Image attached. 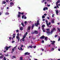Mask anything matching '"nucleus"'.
<instances>
[{
    "label": "nucleus",
    "instance_id": "5fc2aeb1",
    "mask_svg": "<svg viewBox=\"0 0 60 60\" xmlns=\"http://www.w3.org/2000/svg\"><path fill=\"white\" fill-rule=\"evenodd\" d=\"M24 23H25V24H27V22L26 21H25L24 22Z\"/></svg>",
    "mask_w": 60,
    "mask_h": 60
},
{
    "label": "nucleus",
    "instance_id": "6e6d98bb",
    "mask_svg": "<svg viewBox=\"0 0 60 60\" xmlns=\"http://www.w3.org/2000/svg\"><path fill=\"white\" fill-rule=\"evenodd\" d=\"M19 31V30H16V32H18Z\"/></svg>",
    "mask_w": 60,
    "mask_h": 60
},
{
    "label": "nucleus",
    "instance_id": "69168bd1",
    "mask_svg": "<svg viewBox=\"0 0 60 60\" xmlns=\"http://www.w3.org/2000/svg\"><path fill=\"white\" fill-rule=\"evenodd\" d=\"M11 39H12V40H14V39H13V38L12 37H11Z\"/></svg>",
    "mask_w": 60,
    "mask_h": 60
},
{
    "label": "nucleus",
    "instance_id": "7c9ffc66",
    "mask_svg": "<svg viewBox=\"0 0 60 60\" xmlns=\"http://www.w3.org/2000/svg\"><path fill=\"white\" fill-rule=\"evenodd\" d=\"M45 25H43L42 26V28H44V27H45Z\"/></svg>",
    "mask_w": 60,
    "mask_h": 60
},
{
    "label": "nucleus",
    "instance_id": "20e7f679",
    "mask_svg": "<svg viewBox=\"0 0 60 60\" xmlns=\"http://www.w3.org/2000/svg\"><path fill=\"white\" fill-rule=\"evenodd\" d=\"M51 44H52V45H54L55 43V42H56V41H51Z\"/></svg>",
    "mask_w": 60,
    "mask_h": 60
},
{
    "label": "nucleus",
    "instance_id": "a18cd8bd",
    "mask_svg": "<svg viewBox=\"0 0 60 60\" xmlns=\"http://www.w3.org/2000/svg\"><path fill=\"white\" fill-rule=\"evenodd\" d=\"M50 24H51V23L50 22H49V23L48 25H50Z\"/></svg>",
    "mask_w": 60,
    "mask_h": 60
},
{
    "label": "nucleus",
    "instance_id": "4c0bfd02",
    "mask_svg": "<svg viewBox=\"0 0 60 60\" xmlns=\"http://www.w3.org/2000/svg\"><path fill=\"white\" fill-rule=\"evenodd\" d=\"M43 10V11H46V7H45L44 8Z\"/></svg>",
    "mask_w": 60,
    "mask_h": 60
},
{
    "label": "nucleus",
    "instance_id": "4be33fe9",
    "mask_svg": "<svg viewBox=\"0 0 60 60\" xmlns=\"http://www.w3.org/2000/svg\"><path fill=\"white\" fill-rule=\"evenodd\" d=\"M20 30H21V31H22V30H23V27H21L20 28Z\"/></svg>",
    "mask_w": 60,
    "mask_h": 60
},
{
    "label": "nucleus",
    "instance_id": "a19ab883",
    "mask_svg": "<svg viewBox=\"0 0 60 60\" xmlns=\"http://www.w3.org/2000/svg\"><path fill=\"white\" fill-rule=\"evenodd\" d=\"M12 57H13V58H16L15 56H12Z\"/></svg>",
    "mask_w": 60,
    "mask_h": 60
},
{
    "label": "nucleus",
    "instance_id": "6ab92c4d",
    "mask_svg": "<svg viewBox=\"0 0 60 60\" xmlns=\"http://www.w3.org/2000/svg\"><path fill=\"white\" fill-rule=\"evenodd\" d=\"M54 50V48H52L51 49V51H53Z\"/></svg>",
    "mask_w": 60,
    "mask_h": 60
},
{
    "label": "nucleus",
    "instance_id": "338daca9",
    "mask_svg": "<svg viewBox=\"0 0 60 60\" xmlns=\"http://www.w3.org/2000/svg\"><path fill=\"white\" fill-rule=\"evenodd\" d=\"M15 34H13V36H15Z\"/></svg>",
    "mask_w": 60,
    "mask_h": 60
},
{
    "label": "nucleus",
    "instance_id": "412c9836",
    "mask_svg": "<svg viewBox=\"0 0 60 60\" xmlns=\"http://www.w3.org/2000/svg\"><path fill=\"white\" fill-rule=\"evenodd\" d=\"M20 50H21V51H23V50H24V49H22V47H20Z\"/></svg>",
    "mask_w": 60,
    "mask_h": 60
},
{
    "label": "nucleus",
    "instance_id": "4468645a",
    "mask_svg": "<svg viewBox=\"0 0 60 60\" xmlns=\"http://www.w3.org/2000/svg\"><path fill=\"white\" fill-rule=\"evenodd\" d=\"M35 34H38V31L36 30H35L34 31Z\"/></svg>",
    "mask_w": 60,
    "mask_h": 60
},
{
    "label": "nucleus",
    "instance_id": "0e129e2a",
    "mask_svg": "<svg viewBox=\"0 0 60 60\" xmlns=\"http://www.w3.org/2000/svg\"><path fill=\"white\" fill-rule=\"evenodd\" d=\"M54 14H53L52 15V18H53V17H54Z\"/></svg>",
    "mask_w": 60,
    "mask_h": 60
},
{
    "label": "nucleus",
    "instance_id": "bf43d9fd",
    "mask_svg": "<svg viewBox=\"0 0 60 60\" xmlns=\"http://www.w3.org/2000/svg\"><path fill=\"white\" fill-rule=\"evenodd\" d=\"M58 30H59V32H60V29H59V28H58Z\"/></svg>",
    "mask_w": 60,
    "mask_h": 60
},
{
    "label": "nucleus",
    "instance_id": "864d4df0",
    "mask_svg": "<svg viewBox=\"0 0 60 60\" xmlns=\"http://www.w3.org/2000/svg\"><path fill=\"white\" fill-rule=\"evenodd\" d=\"M14 42H15V41H12V43H14Z\"/></svg>",
    "mask_w": 60,
    "mask_h": 60
},
{
    "label": "nucleus",
    "instance_id": "680f3d73",
    "mask_svg": "<svg viewBox=\"0 0 60 60\" xmlns=\"http://www.w3.org/2000/svg\"><path fill=\"white\" fill-rule=\"evenodd\" d=\"M21 14H22V15H23V14H24V13L22 12V13H21Z\"/></svg>",
    "mask_w": 60,
    "mask_h": 60
},
{
    "label": "nucleus",
    "instance_id": "393cba45",
    "mask_svg": "<svg viewBox=\"0 0 60 60\" xmlns=\"http://www.w3.org/2000/svg\"><path fill=\"white\" fill-rule=\"evenodd\" d=\"M9 49V48H8V47L7 46V47H6V51H7Z\"/></svg>",
    "mask_w": 60,
    "mask_h": 60
},
{
    "label": "nucleus",
    "instance_id": "a878e982",
    "mask_svg": "<svg viewBox=\"0 0 60 60\" xmlns=\"http://www.w3.org/2000/svg\"><path fill=\"white\" fill-rule=\"evenodd\" d=\"M51 22L52 23H54L55 22H54V20H53L51 21Z\"/></svg>",
    "mask_w": 60,
    "mask_h": 60
},
{
    "label": "nucleus",
    "instance_id": "423d86ee",
    "mask_svg": "<svg viewBox=\"0 0 60 60\" xmlns=\"http://www.w3.org/2000/svg\"><path fill=\"white\" fill-rule=\"evenodd\" d=\"M17 46H15L12 49V50L13 51V52H14V51L15 50H14V49H16V48H17Z\"/></svg>",
    "mask_w": 60,
    "mask_h": 60
},
{
    "label": "nucleus",
    "instance_id": "c85d7f7f",
    "mask_svg": "<svg viewBox=\"0 0 60 60\" xmlns=\"http://www.w3.org/2000/svg\"><path fill=\"white\" fill-rule=\"evenodd\" d=\"M56 30V28H53V29H52V31H55Z\"/></svg>",
    "mask_w": 60,
    "mask_h": 60
},
{
    "label": "nucleus",
    "instance_id": "37998d69",
    "mask_svg": "<svg viewBox=\"0 0 60 60\" xmlns=\"http://www.w3.org/2000/svg\"><path fill=\"white\" fill-rule=\"evenodd\" d=\"M11 37H9V39L10 40H11Z\"/></svg>",
    "mask_w": 60,
    "mask_h": 60
},
{
    "label": "nucleus",
    "instance_id": "0eeeda50",
    "mask_svg": "<svg viewBox=\"0 0 60 60\" xmlns=\"http://www.w3.org/2000/svg\"><path fill=\"white\" fill-rule=\"evenodd\" d=\"M30 48H31V49H32V48H33V46L32 45H31L30 46H27L28 49H29Z\"/></svg>",
    "mask_w": 60,
    "mask_h": 60
},
{
    "label": "nucleus",
    "instance_id": "052dcab7",
    "mask_svg": "<svg viewBox=\"0 0 60 60\" xmlns=\"http://www.w3.org/2000/svg\"><path fill=\"white\" fill-rule=\"evenodd\" d=\"M24 19H26V17H24Z\"/></svg>",
    "mask_w": 60,
    "mask_h": 60
},
{
    "label": "nucleus",
    "instance_id": "9b49d317",
    "mask_svg": "<svg viewBox=\"0 0 60 60\" xmlns=\"http://www.w3.org/2000/svg\"><path fill=\"white\" fill-rule=\"evenodd\" d=\"M46 24L48 27H49V24H48V21L47 20L46 21Z\"/></svg>",
    "mask_w": 60,
    "mask_h": 60
},
{
    "label": "nucleus",
    "instance_id": "f257e3e1",
    "mask_svg": "<svg viewBox=\"0 0 60 60\" xmlns=\"http://www.w3.org/2000/svg\"><path fill=\"white\" fill-rule=\"evenodd\" d=\"M17 36L16 37V38L17 39H18V41L19 42V41L20 40V38L19 37V34L18 33L17 34Z\"/></svg>",
    "mask_w": 60,
    "mask_h": 60
},
{
    "label": "nucleus",
    "instance_id": "de8ad7c7",
    "mask_svg": "<svg viewBox=\"0 0 60 60\" xmlns=\"http://www.w3.org/2000/svg\"><path fill=\"white\" fill-rule=\"evenodd\" d=\"M31 34H35V33H34V32H32L31 33Z\"/></svg>",
    "mask_w": 60,
    "mask_h": 60
},
{
    "label": "nucleus",
    "instance_id": "79ce46f5",
    "mask_svg": "<svg viewBox=\"0 0 60 60\" xmlns=\"http://www.w3.org/2000/svg\"><path fill=\"white\" fill-rule=\"evenodd\" d=\"M58 4H57V5H56V6L57 7V8H59V7H58Z\"/></svg>",
    "mask_w": 60,
    "mask_h": 60
},
{
    "label": "nucleus",
    "instance_id": "39448f33",
    "mask_svg": "<svg viewBox=\"0 0 60 60\" xmlns=\"http://www.w3.org/2000/svg\"><path fill=\"white\" fill-rule=\"evenodd\" d=\"M30 53H29L28 52H25L24 55H30Z\"/></svg>",
    "mask_w": 60,
    "mask_h": 60
},
{
    "label": "nucleus",
    "instance_id": "8fccbe9b",
    "mask_svg": "<svg viewBox=\"0 0 60 60\" xmlns=\"http://www.w3.org/2000/svg\"><path fill=\"white\" fill-rule=\"evenodd\" d=\"M36 46H34V49H35V48H36Z\"/></svg>",
    "mask_w": 60,
    "mask_h": 60
},
{
    "label": "nucleus",
    "instance_id": "9d476101",
    "mask_svg": "<svg viewBox=\"0 0 60 60\" xmlns=\"http://www.w3.org/2000/svg\"><path fill=\"white\" fill-rule=\"evenodd\" d=\"M34 26H35V25H34V24H33L32 25V26H31V28L32 29H33V28H34Z\"/></svg>",
    "mask_w": 60,
    "mask_h": 60
},
{
    "label": "nucleus",
    "instance_id": "f03ea898",
    "mask_svg": "<svg viewBox=\"0 0 60 60\" xmlns=\"http://www.w3.org/2000/svg\"><path fill=\"white\" fill-rule=\"evenodd\" d=\"M40 25V23H39V20H38L37 21V23H35V26H37L38 27V25Z\"/></svg>",
    "mask_w": 60,
    "mask_h": 60
},
{
    "label": "nucleus",
    "instance_id": "7ed1b4c3",
    "mask_svg": "<svg viewBox=\"0 0 60 60\" xmlns=\"http://www.w3.org/2000/svg\"><path fill=\"white\" fill-rule=\"evenodd\" d=\"M10 7H12V6L14 5V3L11 2L10 3Z\"/></svg>",
    "mask_w": 60,
    "mask_h": 60
},
{
    "label": "nucleus",
    "instance_id": "3c124183",
    "mask_svg": "<svg viewBox=\"0 0 60 60\" xmlns=\"http://www.w3.org/2000/svg\"><path fill=\"white\" fill-rule=\"evenodd\" d=\"M27 34H28V33L27 32H26V35H27Z\"/></svg>",
    "mask_w": 60,
    "mask_h": 60
},
{
    "label": "nucleus",
    "instance_id": "49530a36",
    "mask_svg": "<svg viewBox=\"0 0 60 60\" xmlns=\"http://www.w3.org/2000/svg\"><path fill=\"white\" fill-rule=\"evenodd\" d=\"M50 32V33H51V34H52V33H53V30L51 31V32Z\"/></svg>",
    "mask_w": 60,
    "mask_h": 60
},
{
    "label": "nucleus",
    "instance_id": "ddd939ff",
    "mask_svg": "<svg viewBox=\"0 0 60 60\" xmlns=\"http://www.w3.org/2000/svg\"><path fill=\"white\" fill-rule=\"evenodd\" d=\"M60 0H58L56 2V4L57 5V4H58V3H60Z\"/></svg>",
    "mask_w": 60,
    "mask_h": 60
},
{
    "label": "nucleus",
    "instance_id": "13d9d810",
    "mask_svg": "<svg viewBox=\"0 0 60 60\" xmlns=\"http://www.w3.org/2000/svg\"><path fill=\"white\" fill-rule=\"evenodd\" d=\"M46 9L47 10H48V7H46Z\"/></svg>",
    "mask_w": 60,
    "mask_h": 60
},
{
    "label": "nucleus",
    "instance_id": "6e6552de",
    "mask_svg": "<svg viewBox=\"0 0 60 60\" xmlns=\"http://www.w3.org/2000/svg\"><path fill=\"white\" fill-rule=\"evenodd\" d=\"M30 29H31V26H29L28 27L27 30H28V31H30Z\"/></svg>",
    "mask_w": 60,
    "mask_h": 60
},
{
    "label": "nucleus",
    "instance_id": "cd10ccee",
    "mask_svg": "<svg viewBox=\"0 0 60 60\" xmlns=\"http://www.w3.org/2000/svg\"><path fill=\"white\" fill-rule=\"evenodd\" d=\"M21 16L20 15H19V14L18 15V18H20V17Z\"/></svg>",
    "mask_w": 60,
    "mask_h": 60
},
{
    "label": "nucleus",
    "instance_id": "09e8293b",
    "mask_svg": "<svg viewBox=\"0 0 60 60\" xmlns=\"http://www.w3.org/2000/svg\"><path fill=\"white\" fill-rule=\"evenodd\" d=\"M50 29H46V30L47 31H49V30Z\"/></svg>",
    "mask_w": 60,
    "mask_h": 60
},
{
    "label": "nucleus",
    "instance_id": "f8f14e48",
    "mask_svg": "<svg viewBox=\"0 0 60 60\" xmlns=\"http://www.w3.org/2000/svg\"><path fill=\"white\" fill-rule=\"evenodd\" d=\"M26 37V34H24V35L23 36V38H22V39H25Z\"/></svg>",
    "mask_w": 60,
    "mask_h": 60
},
{
    "label": "nucleus",
    "instance_id": "4d7b16f0",
    "mask_svg": "<svg viewBox=\"0 0 60 60\" xmlns=\"http://www.w3.org/2000/svg\"><path fill=\"white\" fill-rule=\"evenodd\" d=\"M41 49H42V51H44V49H42V48H41Z\"/></svg>",
    "mask_w": 60,
    "mask_h": 60
},
{
    "label": "nucleus",
    "instance_id": "aec40b11",
    "mask_svg": "<svg viewBox=\"0 0 60 60\" xmlns=\"http://www.w3.org/2000/svg\"><path fill=\"white\" fill-rule=\"evenodd\" d=\"M56 14H57L59 13L58 12V10H56Z\"/></svg>",
    "mask_w": 60,
    "mask_h": 60
},
{
    "label": "nucleus",
    "instance_id": "e2e57ef3",
    "mask_svg": "<svg viewBox=\"0 0 60 60\" xmlns=\"http://www.w3.org/2000/svg\"><path fill=\"white\" fill-rule=\"evenodd\" d=\"M9 7H7V9H8V10L9 9Z\"/></svg>",
    "mask_w": 60,
    "mask_h": 60
},
{
    "label": "nucleus",
    "instance_id": "f704fd0d",
    "mask_svg": "<svg viewBox=\"0 0 60 60\" xmlns=\"http://www.w3.org/2000/svg\"><path fill=\"white\" fill-rule=\"evenodd\" d=\"M3 59H4V60H6V58H5V56L3 58Z\"/></svg>",
    "mask_w": 60,
    "mask_h": 60
},
{
    "label": "nucleus",
    "instance_id": "c9c22d12",
    "mask_svg": "<svg viewBox=\"0 0 60 60\" xmlns=\"http://www.w3.org/2000/svg\"><path fill=\"white\" fill-rule=\"evenodd\" d=\"M25 15H23L22 16V19H24V17H25Z\"/></svg>",
    "mask_w": 60,
    "mask_h": 60
},
{
    "label": "nucleus",
    "instance_id": "dca6fc26",
    "mask_svg": "<svg viewBox=\"0 0 60 60\" xmlns=\"http://www.w3.org/2000/svg\"><path fill=\"white\" fill-rule=\"evenodd\" d=\"M6 3V2L3 1L2 3V4H5Z\"/></svg>",
    "mask_w": 60,
    "mask_h": 60
},
{
    "label": "nucleus",
    "instance_id": "b1692460",
    "mask_svg": "<svg viewBox=\"0 0 60 60\" xmlns=\"http://www.w3.org/2000/svg\"><path fill=\"white\" fill-rule=\"evenodd\" d=\"M5 15H9V13L8 12H7L5 13Z\"/></svg>",
    "mask_w": 60,
    "mask_h": 60
},
{
    "label": "nucleus",
    "instance_id": "a211bd4d",
    "mask_svg": "<svg viewBox=\"0 0 60 60\" xmlns=\"http://www.w3.org/2000/svg\"><path fill=\"white\" fill-rule=\"evenodd\" d=\"M42 29L43 30V32H45V29H44V28H42Z\"/></svg>",
    "mask_w": 60,
    "mask_h": 60
},
{
    "label": "nucleus",
    "instance_id": "603ef678",
    "mask_svg": "<svg viewBox=\"0 0 60 60\" xmlns=\"http://www.w3.org/2000/svg\"><path fill=\"white\" fill-rule=\"evenodd\" d=\"M60 41V37L58 39V41Z\"/></svg>",
    "mask_w": 60,
    "mask_h": 60
},
{
    "label": "nucleus",
    "instance_id": "473e14b6",
    "mask_svg": "<svg viewBox=\"0 0 60 60\" xmlns=\"http://www.w3.org/2000/svg\"><path fill=\"white\" fill-rule=\"evenodd\" d=\"M21 24L22 25V26L24 27V26H25L24 25V23H21Z\"/></svg>",
    "mask_w": 60,
    "mask_h": 60
},
{
    "label": "nucleus",
    "instance_id": "c03bdc74",
    "mask_svg": "<svg viewBox=\"0 0 60 60\" xmlns=\"http://www.w3.org/2000/svg\"><path fill=\"white\" fill-rule=\"evenodd\" d=\"M57 35H55V38H56L57 37Z\"/></svg>",
    "mask_w": 60,
    "mask_h": 60
},
{
    "label": "nucleus",
    "instance_id": "72a5a7b5",
    "mask_svg": "<svg viewBox=\"0 0 60 60\" xmlns=\"http://www.w3.org/2000/svg\"><path fill=\"white\" fill-rule=\"evenodd\" d=\"M18 14L19 15H21V12H18Z\"/></svg>",
    "mask_w": 60,
    "mask_h": 60
},
{
    "label": "nucleus",
    "instance_id": "2eb2a0df",
    "mask_svg": "<svg viewBox=\"0 0 60 60\" xmlns=\"http://www.w3.org/2000/svg\"><path fill=\"white\" fill-rule=\"evenodd\" d=\"M4 57V56L3 55H2L0 56V59H2L3 57Z\"/></svg>",
    "mask_w": 60,
    "mask_h": 60
},
{
    "label": "nucleus",
    "instance_id": "774afa93",
    "mask_svg": "<svg viewBox=\"0 0 60 60\" xmlns=\"http://www.w3.org/2000/svg\"><path fill=\"white\" fill-rule=\"evenodd\" d=\"M47 18L48 19H49V17H47Z\"/></svg>",
    "mask_w": 60,
    "mask_h": 60
},
{
    "label": "nucleus",
    "instance_id": "c756f323",
    "mask_svg": "<svg viewBox=\"0 0 60 60\" xmlns=\"http://www.w3.org/2000/svg\"><path fill=\"white\" fill-rule=\"evenodd\" d=\"M47 38H48L47 37H46L45 38V40L46 41H47Z\"/></svg>",
    "mask_w": 60,
    "mask_h": 60
},
{
    "label": "nucleus",
    "instance_id": "1a4fd4ad",
    "mask_svg": "<svg viewBox=\"0 0 60 60\" xmlns=\"http://www.w3.org/2000/svg\"><path fill=\"white\" fill-rule=\"evenodd\" d=\"M40 38L41 39H43L44 38H45V36L43 35Z\"/></svg>",
    "mask_w": 60,
    "mask_h": 60
},
{
    "label": "nucleus",
    "instance_id": "ea45409f",
    "mask_svg": "<svg viewBox=\"0 0 60 60\" xmlns=\"http://www.w3.org/2000/svg\"><path fill=\"white\" fill-rule=\"evenodd\" d=\"M42 43H44V40H42L41 41Z\"/></svg>",
    "mask_w": 60,
    "mask_h": 60
},
{
    "label": "nucleus",
    "instance_id": "bb28decb",
    "mask_svg": "<svg viewBox=\"0 0 60 60\" xmlns=\"http://www.w3.org/2000/svg\"><path fill=\"white\" fill-rule=\"evenodd\" d=\"M45 1H46V0H43L41 1V2L44 3Z\"/></svg>",
    "mask_w": 60,
    "mask_h": 60
},
{
    "label": "nucleus",
    "instance_id": "2f4dec72",
    "mask_svg": "<svg viewBox=\"0 0 60 60\" xmlns=\"http://www.w3.org/2000/svg\"><path fill=\"white\" fill-rule=\"evenodd\" d=\"M45 16H44V15H43V16H42V19H44L45 18Z\"/></svg>",
    "mask_w": 60,
    "mask_h": 60
},
{
    "label": "nucleus",
    "instance_id": "f3484780",
    "mask_svg": "<svg viewBox=\"0 0 60 60\" xmlns=\"http://www.w3.org/2000/svg\"><path fill=\"white\" fill-rule=\"evenodd\" d=\"M46 33H47L48 34H50V32L49 31H48L46 32Z\"/></svg>",
    "mask_w": 60,
    "mask_h": 60
},
{
    "label": "nucleus",
    "instance_id": "e433bc0d",
    "mask_svg": "<svg viewBox=\"0 0 60 60\" xmlns=\"http://www.w3.org/2000/svg\"><path fill=\"white\" fill-rule=\"evenodd\" d=\"M22 41H25V40L24 39L22 38Z\"/></svg>",
    "mask_w": 60,
    "mask_h": 60
},
{
    "label": "nucleus",
    "instance_id": "58836bf2",
    "mask_svg": "<svg viewBox=\"0 0 60 60\" xmlns=\"http://www.w3.org/2000/svg\"><path fill=\"white\" fill-rule=\"evenodd\" d=\"M11 46H9L8 47V49H9V48H11Z\"/></svg>",
    "mask_w": 60,
    "mask_h": 60
},
{
    "label": "nucleus",
    "instance_id": "5701e85b",
    "mask_svg": "<svg viewBox=\"0 0 60 60\" xmlns=\"http://www.w3.org/2000/svg\"><path fill=\"white\" fill-rule=\"evenodd\" d=\"M23 57H21L20 58V60H23Z\"/></svg>",
    "mask_w": 60,
    "mask_h": 60
}]
</instances>
